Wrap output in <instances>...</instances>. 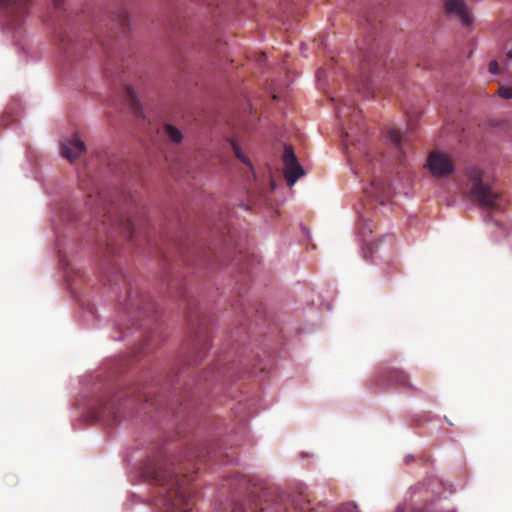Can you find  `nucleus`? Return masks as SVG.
Here are the masks:
<instances>
[{
    "instance_id": "obj_1",
    "label": "nucleus",
    "mask_w": 512,
    "mask_h": 512,
    "mask_svg": "<svg viewBox=\"0 0 512 512\" xmlns=\"http://www.w3.org/2000/svg\"><path fill=\"white\" fill-rule=\"evenodd\" d=\"M149 478L158 486V495L164 506L191 512L196 504L191 479L179 476L170 466L158 465L147 471Z\"/></svg>"
},
{
    "instance_id": "obj_2",
    "label": "nucleus",
    "mask_w": 512,
    "mask_h": 512,
    "mask_svg": "<svg viewBox=\"0 0 512 512\" xmlns=\"http://www.w3.org/2000/svg\"><path fill=\"white\" fill-rule=\"evenodd\" d=\"M483 175V171L479 168L467 169V178L470 184L468 197L483 209H498L502 204V195L483 182Z\"/></svg>"
},
{
    "instance_id": "obj_3",
    "label": "nucleus",
    "mask_w": 512,
    "mask_h": 512,
    "mask_svg": "<svg viewBox=\"0 0 512 512\" xmlns=\"http://www.w3.org/2000/svg\"><path fill=\"white\" fill-rule=\"evenodd\" d=\"M430 493L424 485L415 486L411 491V508L408 510L406 507H398L397 512H440L442 508L440 503L430 502L429 504L421 505V502L429 500Z\"/></svg>"
},
{
    "instance_id": "obj_4",
    "label": "nucleus",
    "mask_w": 512,
    "mask_h": 512,
    "mask_svg": "<svg viewBox=\"0 0 512 512\" xmlns=\"http://www.w3.org/2000/svg\"><path fill=\"white\" fill-rule=\"evenodd\" d=\"M382 65L377 55L371 53L365 55L364 63L361 67L362 76L359 85V90H362L367 95L374 96V86L372 78L375 77L378 67Z\"/></svg>"
},
{
    "instance_id": "obj_5",
    "label": "nucleus",
    "mask_w": 512,
    "mask_h": 512,
    "mask_svg": "<svg viewBox=\"0 0 512 512\" xmlns=\"http://www.w3.org/2000/svg\"><path fill=\"white\" fill-rule=\"evenodd\" d=\"M427 167L435 178L449 177L454 171V164L451 158L447 154L440 152L430 153Z\"/></svg>"
},
{
    "instance_id": "obj_6",
    "label": "nucleus",
    "mask_w": 512,
    "mask_h": 512,
    "mask_svg": "<svg viewBox=\"0 0 512 512\" xmlns=\"http://www.w3.org/2000/svg\"><path fill=\"white\" fill-rule=\"evenodd\" d=\"M283 163L287 183L289 186H293L298 178L304 175V170L299 164L295 152L290 145L284 146Z\"/></svg>"
},
{
    "instance_id": "obj_7",
    "label": "nucleus",
    "mask_w": 512,
    "mask_h": 512,
    "mask_svg": "<svg viewBox=\"0 0 512 512\" xmlns=\"http://www.w3.org/2000/svg\"><path fill=\"white\" fill-rule=\"evenodd\" d=\"M95 416L109 424L116 423L120 418V398L113 397L102 401L95 410Z\"/></svg>"
},
{
    "instance_id": "obj_8",
    "label": "nucleus",
    "mask_w": 512,
    "mask_h": 512,
    "mask_svg": "<svg viewBox=\"0 0 512 512\" xmlns=\"http://www.w3.org/2000/svg\"><path fill=\"white\" fill-rule=\"evenodd\" d=\"M29 2L30 0H0V6L7 11L11 22L18 25L27 14Z\"/></svg>"
},
{
    "instance_id": "obj_9",
    "label": "nucleus",
    "mask_w": 512,
    "mask_h": 512,
    "mask_svg": "<svg viewBox=\"0 0 512 512\" xmlns=\"http://www.w3.org/2000/svg\"><path fill=\"white\" fill-rule=\"evenodd\" d=\"M85 150V144L79 139L77 134H75L71 139L64 141L61 147L62 156L70 162L79 158Z\"/></svg>"
},
{
    "instance_id": "obj_10",
    "label": "nucleus",
    "mask_w": 512,
    "mask_h": 512,
    "mask_svg": "<svg viewBox=\"0 0 512 512\" xmlns=\"http://www.w3.org/2000/svg\"><path fill=\"white\" fill-rule=\"evenodd\" d=\"M445 11L448 14L457 16L463 25H470L473 21L472 16L463 0H447Z\"/></svg>"
},
{
    "instance_id": "obj_11",
    "label": "nucleus",
    "mask_w": 512,
    "mask_h": 512,
    "mask_svg": "<svg viewBox=\"0 0 512 512\" xmlns=\"http://www.w3.org/2000/svg\"><path fill=\"white\" fill-rule=\"evenodd\" d=\"M382 377L389 385L413 389L408 375L399 369H389L382 374Z\"/></svg>"
},
{
    "instance_id": "obj_12",
    "label": "nucleus",
    "mask_w": 512,
    "mask_h": 512,
    "mask_svg": "<svg viewBox=\"0 0 512 512\" xmlns=\"http://www.w3.org/2000/svg\"><path fill=\"white\" fill-rule=\"evenodd\" d=\"M210 340V336L206 329H200L193 340V350L197 354L196 358L193 362L196 364L198 360V356L204 353L208 349V342Z\"/></svg>"
},
{
    "instance_id": "obj_13",
    "label": "nucleus",
    "mask_w": 512,
    "mask_h": 512,
    "mask_svg": "<svg viewBox=\"0 0 512 512\" xmlns=\"http://www.w3.org/2000/svg\"><path fill=\"white\" fill-rule=\"evenodd\" d=\"M125 99L135 115L138 116L142 113L141 104H140L139 100L137 99V95L132 87L128 86L126 88Z\"/></svg>"
},
{
    "instance_id": "obj_14",
    "label": "nucleus",
    "mask_w": 512,
    "mask_h": 512,
    "mask_svg": "<svg viewBox=\"0 0 512 512\" xmlns=\"http://www.w3.org/2000/svg\"><path fill=\"white\" fill-rule=\"evenodd\" d=\"M387 139L392 143L395 147L401 148L402 146V135L399 130L395 128H390L387 130L386 134Z\"/></svg>"
},
{
    "instance_id": "obj_15",
    "label": "nucleus",
    "mask_w": 512,
    "mask_h": 512,
    "mask_svg": "<svg viewBox=\"0 0 512 512\" xmlns=\"http://www.w3.org/2000/svg\"><path fill=\"white\" fill-rule=\"evenodd\" d=\"M165 132L169 139L174 143H179L182 140L181 132L172 125H166Z\"/></svg>"
},
{
    "instance_id": "obj_16",
    "label": "nucleus",
    "mask_w": 512,
    "mask_h": 512,
    "mask_svg": "<svg viewBox=\"0 0 512 512\" xmlns=\"http://www.w3.org/2000/svg\"><path fill=\"white\" fill-rule=\"evenodd\" d=\"M380 189H381V191H383V192L385 191V187L383 186V184H382V183H380V182H373V183L371 184V188H370L369 190L367 189V190H366V192H367L369 195H371V196H373V197H375V198L379 199V200H380V203H381V204H383V203H384V201L381 199Z\"/></svg>"
},
{
    "instance_id": "obj_17",
    "label": "nucleus",
    "mask_w": 512,
    "mask_h": 512,
    "mask_svg": "<svg viewBox=\"0 0 512 512\" xmlns=\"http://www.w3.org/2000/svg\"><path fill=\"white\" fill-rule=\"evenodd\" d=\"M231 144V147H232V150L235 154V156L244 164L248 165V166H251V163L249 161V159L243 154V152L241 151L240 147L238 146V144L234 141H231L230 142Z\"/></svg>"
},
{
    "instance_id": "obj_18",
    "label": "nucleus",
    "mask_w": 512,
    "mask_h": 512,
    "mask_svg": "<svg viewBox=\"0 0 512 512\" xmlns=\"http://www.w3.org/2000/svg\"><path fill=\"white\" fill-rule=\"evenodd\" d=\"M497 93L502 98L512 99V87L500 86Z\"/></svg>"
},
{
    "instance_id": "obj_19",
    "label": "nucleus",
    "mask_w": 512,
    "mask_h": 512,
    "mask_svg": "<svg viewBox=\"0 0 512 512\" xmlns=\"http://www.w3.org/2000/svg\"><path fill=\"white\" fill-rule=\"evenodd\" d=\"M350 107L348 106H339L337 107V115L339 118H345L350 116L349 113Z\"/></svg>"
},
{
    "instance_id": "obj_20",
    "label": "nucleus",
    "mask_w": 512,
    "mask_h": 512,
    "mask_svg": "<svg viewBox=\"0 0 512 512\" xmlns=\"http://www.w3.org/2000/svg\"><path fill=\"white\" fill-rule=\"evenodd\" d=\"M134 307H138V302L136 301L135 298H133V296L131 294H129L128 296V299L125 303V309H132Z\"/></svg>"
},
{
    "instance_id": "obj_21",
    "label": "nucleus",
    "mask_w": 512,
    "mask_h": 512,
    "mask_svg": "<svg viewBox=\"0 0 512 512\" xmlns=\"http://www.w3.org/2000/svg\"><path fill=\"white\" fill-rule=\"evenodd\" d=\"M119 22L123 28L128 24V15L125 11L121 12L119 15Z\"/></svg>"
},
{
    "instance_id": "obj_22",
    "label": "nucleus",
    "mask_w": 512,
    "mask_h": 512,
    "mask_svg": "<svg viewBox=\"0 0 512 512\" xmlns=\"http://www.w3.org/2000/svg\"><path fill=\"white\" fill-rule=\"evenodd\" d=\"M489 71L492 74H497L499 72V65H498L497 61H491L489 63Z\"/></svg>"
},
{
    "instance_id": "obj_23",
    "label": "nucleus",
    "mask_w": 512,
    "mask_h": 512,
    "mask_svg": "<svg viewBox=\"0 0 512 512\" xmlns=\"http://www.w3.org/2000/svg\"><path fill=\"white\" fill-rule=\"evenodd\" d=\"M343 511L344 512H358L357 511V506L355 504H346L345 506H343Z\"/></svg>"
},
{
    "instance_id": "obj_24",
    "label": "nucleus",
    "mask_w": 512,
    "mask_h": 512,
    "mask_svg": "<svg viewBox=\"0 0 512 512\" xmlns=\"http://www.w3.org/2000/svg\"><path fill=\"white\" fill-rule=\"evenodd\" d=\"M133 397H135L136 400L149 401V398L145 392H142L140 395H134Z\"/></svg>"
},
{
    "instance_id": "obj_25",
    "label": "nucleus",
    "mask_w": 512,
    "mask_h": 512,
    "mask_svg": "<svg viewBox=\"0 0 512 512\" xmlns=\"http://www.w3.org/2000/svg\"><path fill=\"white\" fill-rule=\"evenodd\" d=\"M64 0H53L55 7L60 8L63 4Z\"/></svg>"
},
{
    "instance_id": "obj_26",
    "label": "nucleus",
    "mask_w": 512,
    "mask_h": 512,
    "mask_svg": "<svg viewBox=\"0 0 512 512\" xmlns=\"http://www.w3.org/2000/svg\"><path fill=\"white\" fill-rule=\"evenodd\" d=\"M217 371H218V375L219 376H223L224 377L226 375V372H225V370L223 368L218 367Z\"/></svg>"
},
{
    "instance_id": "obj_27",
    "label": "nucleus",
    "mask_w": 512,
    "mask_h": 512,
    "mask_svg": "<svg viewBox=\"0 0 512 512\" xmlns=\"http://www.w3.org/2000/svg\"><path fill=\"white\" fill-rule=\"evenodd\" d=\"M130 226H131V229H132L131 234H133L135 232V225L131 222ZM131 237H133V235H131Z\"/></svg>"
},
{
    "instance_id": "obj_28",
    "label": "nucleus",
    "mask_w": 512,
    "mask_h": 512,
    "mask_svg": "<svg viewBox=\"0 0 512 512\" xmlns=\"http://www.w3.org/2000/svg\"><path fill=\"white\" fill-rule=\"evenodd\" d=\"M135 392H138L139 393L138 395H140L142 393V391L140 390L139 387H137V389H134V391H132V394H135Z\"/></svg>"
},
{
    "instance_id": "obj_29",
    "label": "nucleus",
    "mask_w": 512,
    "mask_h": 512,
    "mask_svg": "<svg viewBox=\"0 0 512 512\" xmlns=\"http://www.w3.org/2000/svg\"><path fill=\"white\" fill-rule=\"evenodd\" d=\"M135 392H138L139 393L138 395H140L142 393V391L140 390L139 387H137V389H134V391H132V394H135Z\"/></svg>"
}]
</instances>
